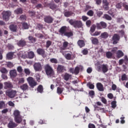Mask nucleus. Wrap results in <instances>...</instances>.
Wrapping results in <instances>:
<instances>
[{
  "mask_svg": "<svg viewBox=\"0 0 128 128\" xmlns=\"http://www.w3.org/2000/svg\"><path fill=\"white\" fill-rule=\"evenodd\" d=\"M68 28H66V26H62L59 29L58 32L60 36H67L68 38L72 36H74L72 32L70 31V32H66Z\"/></svg>",
  "mask_w": 128,
  "mask_h": 128,
  "instance_id": "f257e3e1",
  "label": "nucleus"
},
{
  "mask_svg": "<svg viewBox=\"0 0 128 128\" xmlns=\"http://www.w3.org/2000/svg\"><path fill=\"white\" fill-rule=\"evenodd\" d=\"M44 69L46 76H54V70L49 64L45 65Z\"/></svg>",
  "mask_w": 128,
  "mask_h": 128,
  "instance_id": "f03ea898",
  "label": "nucleus"
},
{
  "mask_svg": "<svg viewBox=\"0 0 128 128\" xmlns=\"http://www.w3.org/2000/svg\"><path fill=\"white\" fill-rule=\"evenodd\" d=\"M68 22L75 28H80L82 27V22L80 20H74L71 19L68 21Z\"/></svg>",
  "mask_w": 128,
  "mask_h": 128,
  "instance_id": "7ed1b4c3",
  "label": "nucleus"
},
{
  "mask_svg": "<svg viewBox=\"0 0 128 128\" xmlns=\"http://www.w3.org/2000/svg\"><path fill=\"white\" fill-rule=\"evenodd\" d=\"M98 71L100 72L102 70V72L106 74L108 72V64H102L97 66Z\"/></svg>",
  "mask_w": 128,
  "mask_h": 128,
  "instance_id": "20e7f679",
  "label": "nucleus"
},
{
  "mask_svg": "<svg viewBox=\"0 0 128 128\" xmlns=\"http://www.w3.org/2000/svg\"><path fill=\"white\" fill-rule=\"evenodd\" d=\"M6 94V96L10 98H15L16 96V90L12 89L8 90Z\"/></svg>",
  "mask_w": 128,
  "mask_h": 128,
  "instance_id": "39448f33",
  "label": "nucleus"
},
{
  "mask_svg": "<svg viewBox=\"0 0 128 128\" xmlns=\"http://www.w3.org/2000/svg\"><path fill=\"white\" fill-rule=\"evenodd\" d=\"M2 18L5 22H8L10 20V17L12 16V12L10 11H4L2 12Z\"/></svg>",
  "mask_w": 128,
  "mask_h": 128,
  "instance_id": "423d86ee",
  "label": "nucleus"
},
{
  "mask_svg": "<svg viewBox=\"0 0 128 128\" xmlns=\"http://www.w3.org/2000/svg\"><path fill=\"white\" fill-rule=\"evenodd\" d=\"M27 82L30 88H34L36 86L38 85V82L34 80V79L32 77H28L27 78Z\"/></svg>",
  "mask_w": 128,
  "mask_h": 128,
  "instance_id": "0eeeda50",
  "label": "nucleus"
},
{
  "mask_svg": "<svg viewBox=\"0 0 128 128\" xmlns=\"http://www.w3.org/2000/svg\"><path fill=\"white\" fill-rule=\"evenodd\" d=\"M96 26L97 30H102V28H106L108 24L106 22L102 21L100 23H96Z\"/></svg>",
  "mask_w": 128,
  "mask_h": 128,
  "instance_id": "6e6552de",
  "label": "nucleus"
},
{
  "mask_svg": "<svg viewBox=\"0 0 128 128\" xmlns=\"http://www.w3.org/2000/svg\"><path fill=\"white\" fill-rule=\"evenodd\" d=\"M120 36L118 34H115L112 37V42L114 44H116L120 42Z\"/></svg>",
  "mask_w": 128,
  "mask_h": 128,
  "instance_id": "1a4fd4ad",
  "label": "nucleus"
},
{
  "mask_svg": "<svg viewBox=\"0 0 128 128\" xmlns=\"http://www.w3.org/2000/svg\"><path fill=\"white\" fill-rule=\"evenodd\" d=\"M66 67L62 64H58L57 66V72L58 74H62V72H66Z\"/></svg>",
  "mask_w": 128,
  "mask_h": 128,
  "instance_id": "9d476101",
  "label": "nucleus"
},
{
  "mask_svg": "<svg viewBox=\"0 0 128 128\" xmlns=\"http://www.w3.org/2000/svg\"><path fill=\"white\" fill-rule=\"evenodd\" d=\"M34 68L35 72H41L42 70V64L40 62H36L34 64Z\"/></svg>",
  "mask_w": 128,
  "mask_h": 128,
  "instance_id": "9b49d317",
  "label": "nucleus"
},
{
  "mask_svg": "<svg viewBox=\"0 0 128 128\" xmlns=\"http://www.w3.org/2000/svg\"><path fill=\"white\" fill-rule=\"evenodd\" d=\"M44 21L46 24H52L54 22V18L50 16H47L44 17Z\"/></svg>",
  "mask_w": 128,
  "mask_h": 128,
  "instance_id": "f8f14e48",
  "label": "nucleus"
},
{
  "mask_svg": "<svg viewBox=\"0 0 128 128\" xmlns=\"http://www.w3.org/2000/svg\"><path fill=\"white\" fill-rule=\"evenodd\" d=\"M14 85L10 82H4V90H8V88H12Z\"/></svg>",
  "mask_w": 128,
  "mask_h": 128,
  "instance_id": "ddd939ff",
  "label": "nucleus"
},
{
  "mask_svg": "<svg viewBox=\"0 0 128 128\" xmlns=\"http://www.w3.org/2000/svg\"><path fill=\"white\" fill-rule=\"evenodd\" d=\"M60 52H61V54H62L64 56L66 60H72V54L70 53L66 54V52H68V51H66V52L60 51Z\"/></svg>",
  "mask_w": 128,
  "mask_h": 128,
  "instance_id": "4468645a",
  "label": "nucleus"
},
{
  "mask_svg": "<svg viewBox=\"0 0 128 128\" xmlns=\"http://www.w3.org/2000/svg\"><path fill=\"white\" fill-rule=\"evenodd\" d=\"M10 78H16V76H18V72H16V69L10 70Z\"/></svg>",
  "mask_w": 128,
  "mask_h": 128,
  "instance_id": "2eb2a0df",
  "label": "nucleus"
},
{
  "mask_svg": "<svg viewBox=\"0 0 128 128\" xmlns=\"http://www.w3.org/2000/svg\"><path fill=\"white\" fill-rule=\"evenodd\" d=\"M9 28L11 32H16L18 30V26L14 24H12L9 26Z\"/></svg>",
  "mask_w": 128,
  "mask_h": 128,
  "instance_id": "dca6fc26",
  "label": "nucleus"
},
{
  "mask_svg": "<svg viewBox=\"0 0 128 128\" xmlns=\"http://www.w3.org/2000/svg\"><path fill=\"white\" fill-rule=\"evenodd\" d=\"M17 44L18 46L23 48V46H26V41L24 40H19L17 43Z\"/></svg>",
  "mask_w": 128,
  "mask_h": 128,
  "instance_id": "f3484780",
  "label": "nucleus"
},
{
  "mask_svg": "<svg viewBox=\"0 0 128 128\" xmlns=\"http://www.w3.org/2000/svg\"><path fill=\"white\" fill-rule=\"evenodd\" d=\"M96 86L99 92H104V85H102L100 82L96 83Z\"/></svg>",
  "mask_w": 128,
  "mask_h": 128,
  "instance_id": "a211bd4d",
  "label": "nucleus"
},
{
  "mask_svg": "<svg viewBox=\"0 0 128 128\" xmlns=\"http://www.w3.org/2000/svg\"><path fill=\"white\" fill-rule=\"evenodd\" d=\"M37 54H38L40 56H44V54H46V50H44V49L42 48H38L37 49Z\"/></svg>",
  "mask_w": 128,
  "mask_h": 128,
  "instance_id": "6ab92c4d",
  "label": "nucleus"
},
{
  "mask_svg": "<svg viewBox=\"0 0 128 128\" xmlns=\"http://www.w3.org/2000/svg\"><path fill=\"white\" fill-rule=\"evenodd\" d=\"M64 79L66 82H68L69 80H70L72 78V74H70L67 72L64 73Z\"/></svg>",
  "mask_w": 128,
  "mask_h": 128,
  "instance_id": "aec40b11",
  "label": "nucleus"
},
{
  "mask_svg": "<svg viewBox=\"0 0 128 128\" xmlns=\"http://www.w3.org/2000/svg\"><path fill=\"white\" fill-rule=\"evenodd\" d=\"M17 126H18V124H16L12 120H10L8 124V128H16Z\"/></svg>",
  "mask_w": 128,
  "mask_h": 128,
  "instance_id": "412c9836",
  "label": "nucleus"
},
{
  "mask_svg": "<svg viewBox=\"0 0 128 128\" xmlns=\"http://www.w3.org/2000/svg\"><path fill=\"white\" fill-rule=\"evenodd\" d=\"M82 67H78L76 66L74 70V74H76V76H77V74H80V70H83Z\"/></svg>",
  "mask_w": 128,
  "mask_h": 128,
  "instance_id": "4be33fe9",
  "label": "nucleus"
},
{
  "mask_svg": "<svg viewBox=\"0 0 128 128\" xmlns=\"http://www.w3.org/2000/svg\"><path fill=\"white\" fill-rule=\"evenodd\" d=\"M78 46H80V48H84V46H86V44L84 43V40H78V41L77 42Z\"/></svg>",
  "mask_w": 128,
  "mask_h": 128,
  "instance_id": "5701e85b",
  "label": "nucleus"
},
{
  "mask_svg": "<svg viewBox=\"0 0 128 128\" xmlns=\"http://www.w3.org/2000/svg\"><path fill=\"white\" fill-rule=\"evenodd\" d=\"M116 54L118 58H122V56H124V52H122V51L121 50H118V51H117L116 52Z\"/></svg>",
  "mask_w": 128,
  "mask_h": 128,
  "instance_id": "b1692460",
  "label": "nucleus"
},
{
  "mask_svg": "<svg viewBox=\"0 0 128 128\" xmlns=\"http://www.w3.org/2000/svg\"><path fill=\"white\" fill-rule=\"evenodd\" d=\"M20 88L24 91L28 90V84H23L20 86Z\"/></svg>",
  "mask_w": 128,
  "mask_h": 128,
  "instance_id": "393cba45",
  "label": "nucleus"
},
{
  "mask_svg": "<svg viewBox=\"0 0 128 128\" xmlns=\"http://www.w3.org/2000/svg\"><path fill=\"white\" fill-rule=\"evenodd\" d=\"M14 118L15 122L16 124H20V122H22V118L21 116L15 117Z\"/></svg>",
  "mask_w": 128,
  "mask_h": 128,
  "instance_id": "a878e982",
  "label": "nucleus"
},
{
  "mask_svg": "<svg viewBox=\"0 0 128 128\" xmlns=\"http://www.w3.org/2000/svg\"><path fill=\"white\" fill-rule=\"evenodd\" d=\"M14 58V52H10L6 54V58L8 60H12Z\"/></svg>",
  "mask_w": 128,
  "mask_h": 128,
  "instance_id": "bb28decb",
  "label": "nucleus"
},
{
  "mask_svg": "<svg viewBox=\"0 0 128 128\" xmlns=\"http://www.w3.org/2000/svg\"><path fill=\"white\" fill-rule=\"evenodd\" d=\"M74 14V12L70 11L66 12L64 13V16H66V18H70V16H72Z\"/></svg>",
  "mask_w": 128,
  "mask_h": 128,
  "instance_id": "cd10ccee",
  "label": "nucleus"
},
{
  "mask_svg": "<svg viewBox=\"0 0 128 128\" xmlns=\"http://www.w3.org/2000/svg\"><path fill=\"white\" fill-rule=\"evenodd\" d=\"M48 6H49L51 10H56V4H54V3H49Z\"/></svg>",
  "mask_w": 128,
  "mask_h": 128,
  "instance_id": "c85d7f7f",
  "label": "nucleus"
},
{
  "mask_svg": "<svg viewBox=\"0 0 128 128\" xmlns=\"http://www.w3.org/2000/svg\"><path fill=\"white\" fill-rule=\"evenodd\" d=\"M14 12L16 14H22V8H18L14 10Z\"/></svg>",
  "mask_w": 128,
  "mask_h": 128,
  "instance_id": "c756f323",
  "label": "nucleus"
},
{
  "mask_svg": "<svg viewBox=\"0 0 128 128\" xmlns=\"http://www.w3.org/2000/svg\"><path fill=\"white\" fill-rule=\"evenodd\" d=\"M100 36L101 38H108V34L106 32H104L101 34Z\"/></svg>",
  "mask_w": 128,
  "mask_h": 128,
  "instance_id": "7c9ffc66",
  "label": "nucleus"
},
{
  "mask_svg": "<svg viewBox=\"0 0 128 128\" xmlns=\"http://www.w3.org/2000/svg\"><path fill=\"white\" fill-rule=\"evenodd\" d=\"M92 42L93 44H98V40L96 38H92Z\"/></svg>",
  "mask_w": 128,
  "mask_h": 128,
  "instance_id": "2f4dec72",
  "label": "nucleus"
},
{
  "mask_svg": "<svg viewBox=\"0 0 128 128\" xmlns=\"http://www.w3.org/2000/svg\"><path fill=\"white\" fill-rule=\"evenodd\" d=\"M64 88L58 87L57 94H62V92H64Z\"/></svg>",
  "mask_w": 128,
  "mask_h": 128,
  "instance_id": "473e14b6",
  "label": "nucleus"
},
{
  "mask_svg": "<svg viewBox=\"0 0 128 128\" xmlns=\"http://www.w3.org/2000/svg\"><path fill=\"white\" fill-rule=\"evenodd\" d=\"M28 40H30V42H36V38H34L32 36H29L28 37Z\"/></svg>",
  "mask_w": 128,
  "mask_h": 128,
  "instance_id": "72a5a7b5",
  "label": "nucleus"
},
{
  "mask_svg": "<svg viewBox=\"0 0 128 128\" xmlns=\"http://www.w3.org/2000/svg\"><path fill=\"white\" fill-rule=\"evenodd\" d=\"M103 18H105V20H112V16H110L108 14H104Z\"/></svg>",
  "mask_w": 128,
  "mask_h": 128,
  "instance_id": "f704fd0d",
  "label": "nucleus"
},
{
  "mask_svg": "<svg viewBox=\"0 0 128 128\" xmlns=\"http://www.w3.org/2000/svg\"><path fill=\"white\" fill-rule=\"evenodd\" d=\"M37 90L38 92H40V94H42L44 92V87L42 85H40L37 88Z\"/></svg>",
  "mask_w": 128,
  "mask_h": 128,
  "instance_id": "c9c22d12",
  "label": "nucleus"
},
{
  "mask_svg": "<svg viewBox=\"0 0 128 128\" xmlns=\"http://www.w3.org/2000/svg\"><path fill=\"white\" fill-rule=\"evenodd\" d=\"M28 58H34V53L32 51L28 52Z\"/></svg>",
  "mask_w": 128,
  "mask_h": 128,
  "instance_id": "e433bc0d",
  "label": "nucleus"
},
{
  "mask_svg": "<svg viewBox=\"0 0 128 128\" xmlns=\"http://www.w3.org/2000/svg\"><path fill=\"white\" fill-rule=\"evenodd\" d=\"M96 24L92 25V26L90 27V32H92V34L93 32H94L96 30Z\"/></svg>",
  "mask_w": 128,
  "mask_h": 128,
  "instance_id": "4c0bfd02",
  "label": "nucleus"
},
{
  "mask_svg": "<svg viewBox=\"0 0 128 128\" xmlns=\"http://www.w3.org/2000/svg\"><path fill=\"white\" fill-rule=\"evenodd\" d=\"M0 72L2 74H6L8 72V70H6L5 68H2L0 70Z\"/></svg>",
  "mask_w": 128,
  "mask_h": 128,
  "instance_id": "58836bf2",
  "label": "nucleus"
},
{
  "mask_svg": "<svg viewBox=\"0 0 128 128\" xmlns=\"http://www.w3.org/2000/svg\"><path fill=\"white\" fill-rule=\"evenodd\" d=\"M14 118H16L17 116H20V112L18 110H16L14 111Z\"/></svg>",
  "mask_w": 128,
  "mask_h": 128,
  "instance_id": "ea45409f",
  "label": "nucleus"
},
{
  "mask_svg": "<svg viewBox=\"0 0 128 128\" xmlns=\"http://www.w3.org/2000/svg\"><path fill=\"white\" fill-rule=\"evenodd\" d=\"M106 56L107 58H112V53L110 52H106Z\"/></svg>",
  "mask_w": 128,
  "mask_h": 128,
  "instance_id": "a19ab883",
  "label": "nucleus"
},
{
  "mask_svg": "<svg viewBox=\"0 0 128 128\" xmlns=\"http://www.w3.org/2000/svg\"><path fill=\"white\" fill-rule=\"evenodd\" d=\"M87 86L90 88V90H94V85L89 82L87 84Z\"/></svg>",
  "mask_w": 128,
  "mask_h": 128,
  "instance_id": "79ce46f5",
  "label": "nucleus"
},
{
  "mask_svg": "<svg viewBox=\"0 0 128 128\" xmlns=\"http://www.w3.org/2000/svg\"><path fill=\"white\" fill-rule=\"evenodd\" d=\"M6 108V103L4 101H0V110Z\"/></svg>",
  "mask_w": 128,
  "mask_h": 128,
  "instance_id": "37998d69",
  "label": "nucleus"
},
{
  "mask_svg": "<svg viewBox=\"0 0 128 128\" xmlns=\"http://www.w3.org/2000/svg\"><path fill=\"white\" fill-rule=\"evenodd\" d=\"M20 20L22 22H26V15H21L20 17Z\"/></svg>",
  "mask_w": 128,
  "mask_h": 128,
  "instance_id": "c03bdc74",
  "label": "nucleus"
},
{
  "mask_svg": "<svg viewBox=\"0 0 128 128\" xmlns=\"http://www.w3.org/2000/svg\"><path fill=\"white\" fill-rule=\"evenodd\" d=\"M22 28L24 29V30H28V24H27V23H26V22H24L22 24Z\"/></svg>",
  "mask_w": 128,
  "mask_h": 128,
  "instance_id": "a18cd8bd",
  "label": "nucleus"
},
{
  "mask_svg": "<svg viewBox=\"0 0 128 128\" xmlns=\"http://www.w3.org/2000/svg\"><path fill=\"white\" fill-rule=\"evenodd\" d=\"M88 94L90 96V98H94V92L92 90H91L89 92H88Z\"/></svg>",
  "mask_w": 128,
  "mask_h": 128,
  "instance_id": "49530a36",
  "label": "nucleus"
},
{
  "mask_svg": "<svg viewBox=\"0 0 128 128\" xmlns=\"http://www.w3.org/2000/svg\"><path fill=\"white\" fill-rule=\"evenodd\" d=\"M122 4H124V3H122V2H120L119 3H118L116 4V8H122Z\"/></svg>",
  "mask_w": 128,
  "mask_h": 128,
  "instance_id": "de8ad7c7",
  "label": "nucleus"
},
{
  "mask_svg": "<svg viewBox=\"0 0 128 128\" xmlns=\"http://www.w3.org/2000/svg\"><path fill=\"white\" fill-rule=\"evenodd\" d=\"M24 72L27 76H30V70L28 68H24Z\"/></svg>",
  "mask_w": 128,
  "mask_h": 128,
  "instance_id": "09e8293b",
  "label": "nucleus"
},
{
  "mask_svg": "<svg viewBox=\"0 0 128 128\" xmlns=\"http://www.w3.org/2000/svg\"><path fill=\"white\" fill-rule=\"evenodd\" d=\"M50 62L52 64H58V60L56 58H52L50 60Z\"/></svg>",
  "mask_w": 128,
  "mask_h": 128,
  "instance_id": "8fccbe9b",
  "label": "nucleus"
},
{
  "mask_svg": "<svg viewBox=\"0 0 128 128\" xmlns=\"http://www.w3.org/2000/svg\"><path fill=\"white\" fill-rule=\"evenodd\" d=\"M94 14V11H92V10H90L87 12V14L88 16H93Z\"/></svg>",
  "mask_w": 128,
  "mask_h": 128,
  "instance_id": "3c124183",
  "label": "nucleus"
},
{
  "mask_svg": "<svg viewBox=\"0 0 128 128\" xmlns=\"http://www.w3.org/2000/svg\"><path fill=\"white\" fill-rule=\"evenodd\" d=\"M52 46V41L50 40H48L46 42V48H48L50 46Z\"/></svg>",
  "mask_w": 128,
  "mask_h": 128,
  "instance_id": "603ef678",
  "label": "nucleus"
},
{
  "mask_svg": "<svg viewBox=\"0 0 128 128\" xmlns=\"http://www.w3.org/2000/svg\"><path fill=\"white\" fill-rule=\"evenodd\" d=\"M121 80L122 81L127 80H128V76H126V74H124L123 75H122Z\"/></svg>",
  "mask_w": 128,
  "mask_h": 128,
  "instance_id": "864d4df0",
  "label": "nucleus"
},
{
  "mask_svg": "<svg viewBox=\"0 0 128 128\" xmlns=\"http://www.w3.org/2000/svg\"><path fill=\"white\" fill-rule=\"evenodd\" d=\"M17 71L19 74H22V66H18L17 68Z\"/></svg>",
  "mask_w": 128,
  "mask_h": 128,
  "instance_id": "5fc2aeb1",
  "label": "nucleus"
},
{
  "mask_svg": "<svg viewBox=\"0 0 128 128\" xmlns=\"http://www.w3.org/2000/svg\"><path fill=\"white\" fill-rule=\"evenodd\" d=\"M111 104H112V108H116V102L112 101L111 103Z\"/></svg>",
  "mask_w": 128,
  "mask_h": 128,
  "instance_id": "6e6d98bb",
  "label": "nucleus"
},
{
  "mask_svg": "<svg viewBox=\"0 0 128 128\" xmlns=\"http://www.w3.org/2000/svg\"><path fill=\"white\" fill-rule=\"evenodd\" d=\"M7 66L10 68H14V64L12 62H8L7 64Z\"/></svg>",
  "mask_w": 128,
  "mask_h": 128,
  "instance_id": "4d7b16f0",
  "label": "nucleus"
},
{
  "mask_svg": "<svg viewBox=\"0 0 128 128\" xmlns=\"http://www.w3.org/2000/svg\"><path fill=\"white\" fill-rule=\"evenodd\" d=\"M28 12L30 16H36V12L34 11H29Z\"/></svg>",
  "mask_w": 128,
  "mask_h": 128,
  "instance_id": "13d9d810",
  "label": "nucleus"
},
{
  "mask_svg": "<svg viewBox=\"0 0 128 128\" xmlns=\"http://www.w3.org/2000/svg\"><path fill=\"white\" fill-rule=\"evenodd\" d=\"M90 24H92V20H88L86 22V26L90 28Z\"/></svg>",
  "mask_w": 128,
  "mask_h": 128,
  "instance_id": "bf43d9fd",
  "label": "nucleus"
},
{
  "mask_svg": "<svg viewBox=\"0 0 128 128\" xmlns=\"http://www.w3.org/2000/svg\"><path fill=\"white\" fill-rule=\"evenodd\" d=\"M1 76H2V78L3 80H8V76L6 75V74H2Z\"/></svg>",
  "mask_w": 128,
  "mask_h": 128,
  "instance_id": "052dcab7",
  "label": "nucleus"
},
{
  "mask_svg": "<svg viewBox=\"0 0 128 128\" xmlns=\"http://www.w3.org/2000/svg\"><path fill=\"white\" fill-rule=\"evenodd\" d=\"M82 54L84 55H86L88 54V49L84 48L82 51Z\"/></svg>",
  "mask_w": 128,
  "mask_h": 128,
  "instance_id": "680f3d73",
  "label": "nucleus"
},
{
  "mask_svg": "<svg viewBox=\"0 0 128 128\" xmlns=\"http://www.w3.org/2000/svg\"><path fill=\"white\" fill-rule=\"evenodd\" d=\"M97 14V16H98V18H100L102 16V11H98L96 12Z\"/></svg>",
  "mask_w": 128,
  "mask_h": 128,
  "instance_id": "e2e57ef3",
  "label": "nucleus"
},
{
  "mask_svg": "<svg viewBox=\"0 0 128 128\" xmlns=\"http://www.w3.org/2000/svg\"><path fill=\"white\" fill-rule=\"evenodd\" d=\"M120 123L122 124H124V122H126V121L124 120V115H122V117H121L120 118Z\"/></svg>",
  "mask_w": 128,
  "mask_h": 128,
  "instance_id": "0e129e2a",
  "label": "nucleus"
},
{
  "mask_svg": "<svg viewBox=\"0 0 128 128\" xmlns=\"http://www.w3.org/2000/svg\"><path fill=\"white\" fill-rule=\"evenodd\" d=\"M102 2H103V4H104L103 6H108V4H110L108 2V0H103Z\"/></svg>",
  "mask_w": 128,
  "mask_h": 128,
  "instance_id": "69168bd1",
  "label": "nucleus"
},
{
  "mask_svg": "<svg viewBox=\"0 0 128 128\" xmlns=\"http://www.w3.org/2000/svg\"><path fill=\"white\" fill-rule=\"evenodd\" d=\"M68 42H63V45H62V46H64V48H68Z\"/></svg>",
  "mask_w": 128,
  "mask_h": 128,
  "instance_id": "338daca9",
  "label": "nucleus"
},
{
  "mask_svg": "<svg viewBox=\"0 0 128 128\" xmlns=\"http://www.w3.org/2000/svg\"><path fill=\"white\" fill-rule=\"evenodd\" d=\"M82 20L84 22H86L88 20V17L86 16H82Z\"/></svg>",
  "mask_w": 128,
  "mask_h": 128,
  "instance_id": "774afa93",
  "label": "nucleus"
}]
</instances>
